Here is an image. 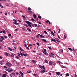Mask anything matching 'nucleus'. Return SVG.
<instances>
[{"instance_id": "nucleus-7", "label": "nucleus", "mask_w": 77, "mask_h": 77, "mask_svg": "<svg viewBox=\"0 0 77 77\" xmlns=\"http://www.w3.org/2000/svg\"><path fill=\"white\" fill-rule=\"evenodd\" d=\"M51 41H53L54 42H55L56 43H57V42H56V40L55 39H51Z\"/></svg>"}, {"instance_id": "nucleus-39", "label": "nucleus", "mask_w": 77, "mask_h": 77, "mask_svg": "<svg viewBox=\"0 0 77 77\" xmlns=\"http://www.w3.org/2000/svg\"><path fill=\"white\" fill-rule=\"evenodd\" d=\"M48 48H49V50H51V47L49 46L48 47Z\"/></svg>"}, {"instance_id": "nucleus-17", "label": "nucleus", "mask_w": 77, "mask_h": 77, "mask_svg": "<svg viewBox=\"0 0 77 77\" xmlns=\"http://www.w3.org/2000/svg\"><path fill=\"white\" fill-rule=\"evenodd\" d=\"M28 11H32V9H31L30 7H29L28 8Z\"/></svg>"}, {"instance_id": "nucleus-36", "label": "nucleus", "mask_w": 77, "mask_h": 77, "mask_svg": "<svg viewBox=\"0 0 77 77\" xmlns=\"http://www.w3.org/2000/svg\"><path fill=\"white\" fill-rule=\"evenodd\" d=\"M47 51V50H46V49H44V51L43 52V53H44V52H46V51Z\"/></svg>"}, {"instance_id": "nucleus-15", "label": "nucleus", "mask_w": 77, "mask_h": 77, "mask_svg": "<svg viewBox=\"0 0 77 77\" xmlns=\"http://www.w3.org/2000/svg\"><path fill=\"white\" fill-rule=\"evenodd\" d=\"M60 72H56V74L57 75H60Z\"/></svg>"}, {"instance_id": "nucleus-31", "label": "nucleus", "mask_w": 77, "mask_h": 77, "mask_svg": "<svg viewBox=\"0 0 77 77\" xmlns=\"http://www.w3.org/2000/svg\"><path fill=\"white\" fill-rule=\"evenodd\" d=\"M38 17L39 18H40V19H41L42 18L41 16H38Z\"/></svg>"}, {"instance_id": "nucleus-8", "label": "nucleus", "mask_w": 77, "mask_h": 77, "mask_svg": "<svg viewBox=\"0 0 77 77\" xmlns=\"http://www.w3.org/2000/svg\"><path fill=\"white\" fill-rule=\"evenodd\" d=\"M4 55H5V56H8L9 55V54L8 53H5L4 54Z\"/></svg>"}, {"instance_id": "nucleus-30", "label": "nucleus", "mask_w": 77, "mask_h": 77, "mask_svg": "<svg viewBox=\"0 0 77 77\" xmlns=\"http://www.w3.org/2000/svg\"><path fill=\"white\" fill-rule=\"evenodd\" d=\"M11 57H12L14 58V55H13V54H12L11 55Z\"/></svg>"}, {"instance_id": "nucleus-50", "label": "nucleus", "mask_w": 77, "mask_h": 77, "mask_svg": "<svg viewBox=\"0 0 77 77\" xmlns=\"http://www.w3.org/2000/svg\"><path fill=\"white\" fill-rule=\"evenodd\" d=\"M6 5L7 6H9V4H6Z\"/></svg>"}, {"instance_id": "nucleus-57", "label": "nucleus", "mask_w": 77, "mask_h": 77, "mask_svg": "<svg viewBox=\"0 0 77 77\" xmlns=\"http://www.w3.org/2000/svg\"><path fill=\"white\" fill-rule=\"evenodd\" d=\"M48 22H49V20H48L47 21H46V23H48Z\"/></svg>"}, {"instance_id": "nucleus-27", "label": "nucleus", "mask_w": 77, "mask_h": 77, "mask_svg": "<svg viewBox=\"0 0 77 77\" xmlns=\"http://www.w3.org/2000/svg\"><path fill=\"white\" fill-rule=\"evenodd\" d=\"M57 63H59V64H60V63H62V62L60 61H57Z\"/></svg>"}, {"instance_id": "nucleus-18", "label": "nucleus", "mask_w": 77, "mask_h": 77, "mask_svg": "<svg viewBox=\"0 0 77 77\" xmlns=\"http://www.w3.org/2000/svg\"><path fill=\"white\" fill-rule=\"evenodd\" d=\"M22 17H23V18L24 20H26V17L24 15H22Z\"/></svg>"}, {"instance_id": "nucleus-43", "label": "nucleus", "mask_w": 77, "mask_h": 77, "mask_svg": "<svg viewBox=\"0 0 77 77\" xmlns=\"http://www.w3.org/2000/svg\"><path fill=\"white\" fill-rule=\"evenodd\" d=\"M27 72H28V73H30L31 72V71H27Z\"/></svg>"}, {"instance_id": "nucleus-52", "label": "nucleus", "mask_w": 77, "mask_h": 77, "mask_svg": "<svg viewBox=\"0 0 77 77\" xmlns=\"http://www.w3.org/2000/svg\"><path fill=\"white\" fill-rule=\"evenodd\" d=\"M36 37H37V38H39V35H36Z\"/></svg>"}, {"instance_id": "nucleus-11", "label": "nucleus", "mask_w": 77, "mask_h": 77, "mask_svg": "<svg viewBox=\"0 0 77 77\" xmlns=\"http://www.w3.org/2000/svg\"><path fill=\"white\" fill-rule=\"evenodd\" d=\"M20 51H24L23 49H22L20 47Z\"/></svg>"}, {"instance_id": "nucleus-34", "label": "nucleus", "mask_w": 77, "mask_h": 77, "mask_svg": "<svg viewBox=\"0 0 77 77\" xmlns=\"http://www.w3.org/2000/svg\"><path fill=\"white\" fill-rule=\"evenodd\" d=\"M27 30H28V31H31V29H30L29 28H27Z\"/></svg>"}, {"instance_id": "nucleus-23", "label": "nucleus", "mask_w": 77, "mask_h": 77, "mask_svg": "<svg viewBox=\"0 0 77 77\" xmlns=\"http://www.w3.org/2000/svg\"><path fill=\"white\" fill-rule=\"evenodd\" d=\"M32 62L34 63H36V62L34 60H32Z\"/></svg>"}, {"instance_id": "nucleus-22", "label": "nucleus", "mask_w": 77, "mask_h": 77, "mask_svg": "<svg viewBox=\"0 0 77 77\" xmlns=\"http://www.w3.org/2000/svg\"><path fill=\"white\" fill-rule=\"evenodd\" d=\"M17 55H18V56L19 57H21V55H20V54L19 53L17 54Z\"/></svg>"}, {"instance_id": "nucleus-24", "label": "nucleus", "mask_w": 77, "mask_h": 77, "mask_svg": "<svg viewBox=\"0 0 77 77\" xmlns=\"http://www.w3.org/2000/svg\"><path fill=\"white\" fill-rule=\"evenodd\" d=\"M40 37H41V38H45V37H44V36L42 35H40Z\"/></svg>"}, {"instance_id": "nucleus-53", "label": "nucleus", "mask_w": 77, "mask_h": 77, "mask_svg": "<svg viewBox=\"0 0 77 77\" xmlns=\"http://www.w3.org/2000/svg\"><path fill=\"white\" fill-rule=\"evenodd\" d=\"M11 62H13V63H14V62H15L13 60H11Z\"/></svg>"}, {"instance_id": "nucleus-40", "label": "nucleus", "mask_w": 77, "mask_h": 77, "mask_svg": "<svg viewBox=\"0 0 77 77\" xmlns=\"http://www.w3.org/2000/svg\"><path fill=\"white\" fill-rule=\"evenodd\" d=\"M24 25L25 26H26V27H27L28 26L26 24H24Z\"/></svg>"}, {"instance_id": "nucleus-16", "label": "nucleus", "mask_w": 77, "mask_h": 77, "mask_svg": "<svg viewBox=\"0 0 77 77\" xmlns=\"http://www.w3.org/2000/svg\"><path fill=\"white\" fill-rule=\"evenodd\" d=\"M51 33L52 34V35H53V36H55V35H54V32H52V31H51Z\"/></svg>"}, {"instance_id": "nucleus-62", "label": "nucleus", "mask_w": 77, "mask_h": 77, "mask_svg": "<svg viewBox=\"0 0 77 77\" xmlns=\"http://www.w3.org/2000/svg\"><path fill=\"white\" fill-rule=\"evenodd\" d=\"M32 21H35V19H32Z\"/></svg>"}, {"instance_id": "nucleus-10", "label": "nucleus", "mask_w": 77, "mask_h": 77, "mask_svg": "<svg viewBox=\"0 0 77 77\" xmlns=\"http://www.w3.org/2000/svg\"><path fill=\"white\" fill-rule=\"evenodd\" d=\"M2 77H6V74L4 73L2 76Z\"/></svg>"}, {"instance_id": "nucleus-60", "label": "nucleus", "mask_w": 77, "mask_h": 77, "mask_svg": "<svg viewBox=\"0 0 77 77\" xmlns=\"http://www.w3.org/2000/svg\"><path fill=\"white\" fill-rule=\"evenodd\" d=\"M64 39H65L66 38V36H65V35H64Z\"/></svg>"}, {"instance_id": "nucleus-37", "label": "nucleus", "mask_w": 77, "mask_h": 77, "mask_svg": "<svg viewBox=\"0 0 77 77\" xmlns=\"http://www.w3.org/2000/svg\"><path fill=\"white\" fill-rule=\"evenodd\" d=\"M66 76H67V77H68V76H69V74H68V73H67L66 74Z\"/></svg>"}, {"instance_id": "nucleus-2", "label": "nucleus", "mask_w": 77, "mask_h": 77, "mask_svg": "<svg viewBox=\"0 0 77 77\" xmlns=\"http://www.w3.org/2000/svg\"><path fill=\"white\" fill-rule=\"evenodd\" d=\"M6 65L8 66V67H11L12 66V64L10 63L9 62H7L6 63Z\"/></svg>"}, {"instance_id": "nucleus-44", "label": "nucleus", "mask_w": 77, "mask_h": 77, "mask_svg": "<svg viewBox=\"0 0 77 77\" xmlns=\"http://www.w3.org/2000/svg\"><path fill=\"white\" fill-rule=\"evenodd\" d=\"M44 33H45V34H48L47 32H46V31H44Z\"/></svg>"}, {"instance_id": "nucleus-1", "label": "nucleus", "mask_w": 77, "mask_h": 77, "mask_svg": "<svg viewBox=\"0 0 77 77\" xmlns=\"http://www.w3.org/2000/svg\"><path fill=\"white\" fill-rule=\"evenodd\" d=\"M26 23H27V24L29 26V27H31V25L32 24V23H30V22L26 20L25 21Z\"/></svg>"}, {"instance_id": "nucleus-38", "label": "nucleus", "mask_w": 77, "mask_h": 77, "mask_svg": "<svg viewBox=\"0 0 77 77\" xmlns=\"http://www.w3.org/2000/svg\"><path fill=\"white\" fill-rule=\"evenodd\" d=\"M0 6L1 8H3V6L2 5V4H0Z\"/></svg>"}, {"instance_id": "nucleus-6", "label": "nucleus", "mask_w": 77, "mask_h": 77, "mask_svg": "<svg viewBox=\"0 0 77 77\" xmlns=\"http://www.w3.org/2000/svg\"><path fill=\"white\" fill-rule=\"evenodd\" d=\"M27 12L29 13V14H33V12H32V11H27Z\"/></svg>"}, {"instance_id": "nucleus-14", "label": "nucleus", "mask_w": 77, "mask_h": 77, "mask_svg": "<svg viewBox=\"0 0 77 77\" xmlns=\"http://www.w3.org/2000/svg\"><path fill=\"white\" fill-rule=\"evenodd\" d=\"M43 41H44L45 42H47V40L46 39H42Z\"/></svg>"}, {"instance_id": "nucleus-32", "label": "nucleus", "mask_w": 77, "mask_h": 77, "mask_svg": "<svg viewBox=\"0 0 77 77\" xmlns=\"http://www.w3.org/2000/svg\"><path fill=\"white\" fill-rule=\"evenodd\" d=\"M2 32L3 33H4L5 34H6V32L4 30L2 31Z\"/></svg>"}, {"instance_id": "nucleus-54", "label": "nucleus", "mask_w": 77, "mask_h": 77, "mask_svg": "<svg viewBox=\"0 0 77 77\" xmlns=\"http://www.w3.org/2000/svg\"><path fill=\"white\" fill-rule=\"evenodd\" d=\"M4 38H7V36L6 35H4Z\"/></svg>"}, {"instance_id": "nucleus-19", "label": "nucleus", "mask_w": 77, "mask_h": 77, "mask_svg": "<svg viewBox=\"0 0 77 77\" xmlns=\"http://www.w3.org/2000/svg\"><path fill=\"white\" fill-rule=\"evenodd\" d=\"M1 39H2V40H4V37H3V36H1Z\"/></svg>"}, {"instance_id": "nucleus-45", "label": "nucleus", "mask_w": 77, "mask_h": 77, "mask_svg": "<svg viewBox=\"0 0 77 77\" xmlns=\"http://www.w3.org/2000/svg\"><path fill=\"white\" fill-rule=\"evenodd\" d=\"M12 74H13V75H15V73L14 72H13L12 73Z\"/></svg>"}, {"instance_id": "nucleus-25", "label": "nucleus", "mask_w": 77, "mask_h": 77, "mask_svg": "<svg viewBox=\"0 0 77 77\" xmlns=\"http://www.w3.org/2000/svg\"><path fill=\"white\" fill-rule=\"evenodd\" d=\"M43 53L45 54V55H48V54H47V52H44Z\"/></svg>"}, {"instance_id": "nucleus-56", "label": "nucleus", "mask_w": 77, "mask_h": 77, "mask_svg": "<svg viewBox=\"0 0 77 77\" xmlns=\"http://www.w3.org/2000/svg\"><path fill=\"white\" fill-rule=\"evenodd\" d=\"M10 77H12V75L10 74Z\"/></svg>"}, {"instance_id": "nucleus-3", "label": "nucleus", "mask_w": 77, "mask_h": 77, "mask_svg": "<svg viewBox=\"0 0 77 77\" xmlns=\"http://www.w3.org/2000/svg\"><path fill=\"white\" fill-rule=\"evenodd\" d=\"M5 70L7 71H8V72H12V71H13V70H12V69L10 68L6 69Z\"/></svg>"}, {"instance_id": "nucleus-55", "label": "nucleus", "mask_w": 77, "mask_h": 77, "mask_svg": "<svg viewBox=\"0 0 77 77\" xmlns=\"http://www.w3.org/2000/svg\"><path fill=\"white\" fill-rule=\"evenodd\" d=\"M29 46H30L31 47H32V45L31 44H29Z\"/></svg>"}, {"instance_id": "nucleus-4", "label": "nucleus", "mask_w": 77, "mask_h": 77, "mask_svg": "<svg viewBox=\"0 0 77 77\" xmlns=\"http://www.w3.org/2000/svg\"><path fill=\"white\" fill-rule=\"evenodd\" d=\"M39 67L40 68H41V69H45V67H44V66H42L40 65L39 66Z\"/></svg>"}, {"instance_id": "nucleus-64", "label": "nucleus", "mask_w": 77, "mask_h": 77, "mask_svg": "<svg viewBox=\"0 0 77 77\" xmlns=\"http://www.w3.org/2000/svg\"><path fill=\"white\" fill-rule=\"evenodd\" d=\"M0 59H3V57H2L1 56H0Z\"/></svg>"}, {"instance_id": "nucleus-48", "label": "nucleus", "mask_w": 77, "mask_h": 77, "mask_svg": "<svg viewBox=\"0 0 77 77\" xmlns=\"http://www.w3.org/2000/svg\"><path fill=\"white\" fill-rule=\"evenodd\" d=\"M47 30H48V31H50V32H51V29H48V28Z\"/></svg>"}, {"instance_id": "nucleus-46", "label": "nucleus", "mask_w": 77, "mask_h": 77, "mask_svg": "<svg viewBox=\"0 0 77 77\" xmlns=\"http://www.w3.org/2000/svg\"><path fill=\"white\" fill-rule=\"evenodd\" d=\"M34 25L35 27H36L37 26V24H34Z\"/></svg>"}, {"instance_id": "nucleus-35", "label": "nucleus", "mask_w": 77, "mask_h": 77, "mask_svg": "<svg viewBox=\"0 0 77 77\" xmlns=\"http://www.w3.org/2000/svg\"><path fill=\"white\" fill-rule=\"evenodd\" d=\"M45 63H48V62L47 60H45Z\"/></svg>"}, {"instance_id": "nucleus-29", "label": "nucleus", "mask_w": 77, "mask_h": 77, "mask_svg": "<svg viewBox=\"0 0 77 77\" xmlns=\"http://www.w3.org/2000/svg\"><path fill=\"white\" fill-rule=\"evenodd\" d=\"M20 54L22 56H23V54L21 52H20Z\"/></svg>"}, {"instance_id": "nucleus-42", "label": "nucleus", "mask_w": 77, "mask_h": 77, "mask_svg": "<svg viewBox=\"0 0 77 77\" xmlns=\"http://www.w3.org/2000/svg\"><path fill=\"white\" fill-rule=\"evenodd\" d=\"M36 20L37 21H38V17H36Z\"/></svg>"}, {"instance_id": "nucleus-59", "label": "nucleus", "mask_w": 77, "mask_h": 77, "mask_svg": "<svg viewBox=\"0 0 77 77\" xmlns=\"http://www.w3.org/2000/svg\"><path fill=\"white\" fill-rule=\"evenodd\" d=\"M0 48L1 49H3V47H2V46H0Z\"/></svg>"}, {"instance_id": "nucleus-5", "label": "nucleus", "mask_w": 77, "mask_h": 77, "mask_svg": "<svg viewBox=\"0 0 77 77\" xmlns=\"http://www.w3.org/2000/svg\"><path fill=\"white\" fill-rule=\"evenodd\" d=\"M20 73L21 75V77H23V72H22L21 71H20Z\"/></svg>"}, {"instance_id": "nucleus-9", "label": "nucleus", "mask_w": 77, "mask_h": 77, "mask_svg": "<svg viewBox=\"0 0 77 77\" xmlns=\"http://www.w3.org/2000/svg\"><path fill=\"white\" fill-rule=\"evenodd\" d=\"M49 64L50 65H53V62L51 61H50L49 62Z\"/></svg>"}, {"instance_id": "nucleus-47", "label": "nucleus", "mask_w": 77, "mask_h": 77, "mask_svg": "<svg viewBox=\"0 0 77 77\" xmlns=\"http://www.w3.org/2000/svg\"><path fill=\"white\" fill-rule=\"evenodd\" d=\"M8 35L9 36H11V34H8Z\"/></svg>"}, {"instance_id": "nucleus-49", "label": "nucleus", "mask_w": 77, "mask_h": 77, "mask_svg": "<svg viewBox=\"0 0 77 77\" xmlns=\"http://www.w3.org/2000/svg\"><path fill=\"white\" fill-rule=\"evenodd\" d=\"M14 21V22H17V20H16L15 19H14L13 20Z\"/></svg>"}, {"instance_id": "nucleus-61", "label": "nucleus", "mask_w": 77, "mask_h": 77, "mask_svg": "<svg viewBox=\"0 0 77 77\" xmlns=\"http://www.w3.org/2000/svg\"><path fill=\"white\" fill-rule=\"evenodd\" d=\"M26 49H27L28 50H29V48L27 47L26 48Z\"/></svg>"}, {"instance_id": "nucleus-63", "label": "nucleus", "mask_w": 77, "mask_h": 77, "mask_svg": "<svg viewBox=\"0 0 77 77\" xmlns=\"http://www.w3.org/2000/svg\"><path fill=\"white\" fill-rule=\"evenodd\" d=\"M15 31H16V32H17V31H18V29H15Z\"/></svg>"}, {"instance_id": "nucleus-33", "label": "nucleus", "mask_w": 77, "mask_h": 77, "mask_svg": "<svg viewBox=\"0 0 77 77\" xmlns=\"http://www.w3.org/2000/svg\"><path fill=\"white\" fill-rule=\"evenodd\" d=\"M14 54V56H16V57L17 58V59H19V57H18L15 56V54Z\"/></svg>"}, {"instance_id": "nucleus-58", "label": "nucleus", "mask_w": 77, "mask_h": 77, "mask_svg": "<svg viewBox=\"0 0 77 77\" xmlns=\"http://www.w3.org/2000/svg\"><path fill=\"white\" fill-rule=\"evenodd\" d=\"M49 56H50V57H53V56L52 55H51V54H50Z\"/></svg>"}, {"instance_id": "nucleus-21", "label": "nucleus", "mask_w": 77, "mask_h": 77, "mask_svg": "<svg viewBox=\"0 0 77 77\" xmlns=\"http://www.w3.org/2000/svg\"><path fill=\"white\" fill-rule=\"evenodd\" d=\"M23 55L24 56H25V57H26V56H27V54H23Z\"/></svg>"}, {"instance_id": "nucleus-41", "label": "nucleus", "mask_w": 77, "mask_h": 77, "mask_svg": "<svg viewBox=\"0 0 77 77\" xmlns=\"http://www.w3.org/2000/svg\"><path fill=\"white\" fill-rule=\"evenodd\" d=\"M36 44L38 46H39V45H39V43H37Z\"/></svg>"}, {"instance_id": "nucleus-51", "label": "nucleus", "mask_w": 77, "mask_h": 77, "mask_svg": "<svg viewBox=\"0 0 77 77\" xmlns=\"http://www.w3.org/2000/svg\"><path fill=\"white\" fill-rule=\"evenodd\" d=\"M24 46L26 47H27V45H26V44H24Z\"/></svg>"}, {"instance_id": "nucleus-26", "label": "nucleus", "mask_w": 77, "mask_h": 77, "mask_svg": "<svg viewBox=\"0 0 77 77\" xmlns=\"http://www.w3.org/2000/svg\"><path fill=\"white\" fill-rule=\"evenodd\" d=\"M68 50H70V51H72V49L71 48H69Z\"/></svg>"}, {"instance_id": "nucleus-12", "label": "nucleus", "mask_w": 77, "mask_h": 77, "mask_svg": "<svg viewBox=\"0 0 77 77\" xmlns=\"http://www.w3.org/2000/svg\"><path fill=\"white\" fill-rule=\"evenodd\" d=\"M45 72V69L42 70L41 71V72H43V73H44Z\"/></svg>"}, {"instance_id": "nucleus-28", "label": "nucleus", "mask_w": 77, "mask_h": 77, "mask_svg": "<svg viewBox=\"0 0 77 77\" xmlns=\"http://www.w3.org/2000/svg\"><path fill=\"white\" fill-rule=\"evenodd\" d=\"M9 50H10V51H12V50L11 48H8Z\"/></svg>"}, {"instance_id": "nucleus-20", "label": "nucleus", "mask_w": 77, "mask_h": 77, "mask_svg": "<svg viewBox=\"0 0 77 77\" xmlns=\"http://www.w3.org/2000/svg\"><path fill=\"white\" fill-rule=\"evenodd\" d=\"M33 17L34 18H36V15L35 14H33Z\"/></svg>"}, {"instance_id": "nucleus-13", "label": "nucleus", "mask_w": 77, "mask_h": 77, "mask_svg": "<svg viewBox=\"0 0 77 77\" xmlns=\"http://www.w3.org/2000/svg\"><path fill=\"white\" fill-rule=\"evenodd\" d=\"M13 23H14V24H16V25H18V24H19V23H17V22H13Z\"/></svg>"}]
</instances>
